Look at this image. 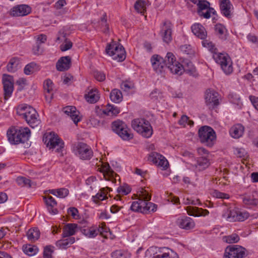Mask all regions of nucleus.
<instances>
[{"mask_svg": "<svg viewBox=\"0 0 258 258\" xmlns=\"http://www.w3.org/2000/svg\"><path fill=\"white\" fill-rule=\"evenodd\" d=\"M138 195L139 198L137 200L133 202L130 207L132 211L143 214H147L156 211L157 205L149 202L151 196L149 194L148 190L141 187L138 191Z\"/></svg>", "mask_w": 258, "mask_h": 258, "instance_id": "nucleus-1", "label": "nucleus"}, {"mask_svg": "<svg viewBox=\"0 0 258 258\" xmlns=\"http://www.w3.org/2000/svg\"><path fill=\"white\" fill-rule=\"evenodd\" d=\"M17 112L32 128L38 126L41 123V120L36 110L28 104L19 105L17 107Z\"/></svg>", "mask_w": 258, "mask_h": 258, "instance_id": "nucleus-2", "label": "nucleus"}, {"mask_svg": "<svg viewBox=\"0 0 258 258\" xmlns=\"http://www.w3.org/2000/svg\"><path fill=\"white\" fill-rule=\"evenodd\" d=\"M31 135L30 129L27 127L10 128L7 132V136L9 142L11 144H18L24 143L28 140Z\"/></svg>", "mask_w": 258, "mask_h": 258, "instance_id": "nucleus-3", "label": "nucleus"}, {"mask_svg": "<svg viewBox=\"0 0 258 258\" xmlns=\"http://www.w3.org/2000/svg\"><path fill=\"white\" fill-rule=\"evenodd\" d=\"M132 128L142 136L149 138L153 134L152 127L150 122L143 118L133 119L131 122Z\"/></svg>", "mask_w": 258, "mask_h": 258, "instance_id": "nucleus-4", "label": "nucleus"}, {"mask_svg": "<svg viewBox=\"0 0 258 258\" xmlns=\"http://www.w3.org/2000/svg\"><path fill=\"white\" fill-rule=\"evenodd\" d=\"M43 141L47 147L51 150H55L60 152L64 147V143L58 136L54 132L46 133L43 138Z\"/></svg>", "mask_w": 258, "mask_h": 258, "instance_id": "nucleus-5", "label": "nucleus"}, {"mask_svg": "<svg viewBox=\"0 0 258 258\" xmlns=\"http://www.w3.org/2000/svg\"><path fill=\"white\" fill-rule=\"evenodd\" d=\"M201 142L209 147H212L215 142L216 136L214 130L209 126H203L198 132Z\"/></svg>", "mask_w": 258, "mask_h": 258, "instance_id": "nucleus-6", "label": "nucleus"}, {"mask_svg": "<svg viewBox=\"0 0 258 258\" xmlns=\"http://www.w3.org/2000/svg\"><path fill=\"white\" fill-rule=\"evenodd\" d=\"M213 58L219 64L224 73L229 75L233 72L232 62L227 53H217L213 54Z\"/></svg>", "mask_w": 258, "mask_h": 258, "instance_id": "nucleus-7", "label": "nucleus"}, {"mask_svg": "<svg viewBox=\"0 0 258 258\" xmlns=\"http://www.w3.org/2000/svg\"><path fill=\"white\" fill-rule=\"evenodd\" d=\"M106 53L112 58L118 61H122L125 58V51L123 46L115 42H112L106 48Z\"/></svg>", "mask_w": 258, "mask_h": 258, "instance_id": "nucleus-8", "label": "nucleus"}, {"mask_svg": "<svg viewBox=\"0 0 258 258\" xmlns=\"http://www.w3.org/2000/svg\"><path fill=\"white\" fill-rule=\"evenodd\" d=\"M249 216V214L247 212L240 211L237 209H227L222 215V217L229 222L243 221L247 219Z\"/></svg>", "mask_w": 258, "mask_h": 258, "instance_id": "nucleus-9", "label": "nucleus"}, {"mask_svg": "<svg viewBox=\"0 0 258 258\" xmlns=\"http://www.w3.org/2000/svg\"><path fill=\"white\" fill-rule=\"evenodd\" d=\"M166 67L174 74L181 75L183 73V65L176 60L175 56L171 52H168L164 59Z\"/></svg>", "mask_w": 258, "mask_h": 258, "instance_id": "nucleus-10", "label": "nucleus"}, {"mask_svg": "<svg viewBox=\"0 0 258 258\" xmlns=\"http://www.w3.org/2000/svg\"><path fill=\"white\" fill-rule=\"evenodd\" d=\"M103 160L100 159L98 162V171L102 173L106 180H110L113 183L115 182L118 175L110 168L109 164L104 162Z\"/></svg>", "mask_w": 258, "mask_h": 258, "instance_id": "nucleus-11", "label": "nucleus"}, {"mask_svg": "<svg viewBox=\"0 0 258 258\" xmlns=\"http://www.w3.org/2000/svg\"><path fill=\"white\" fill-rule=\"evenodd\" d=\"M245 256V249L237 245L227 246L224 252V258H243Z\"/></svg>", "mask_w": 258, "mask_h": 258, "instance_id": "nucleus-12", "label": "nucleus"}, {"mask_svg": "<svg viewBox=\"0 0 258 258\" xmlns=\"http://www.w3.org/2000/svg\"><path fill=\"white\" fill-rule=\"evenodd\" d=\"M218 93L213 89H207L205 93V103L210 109L217 107L219 104Z\"/></svg>", "mask_w": 258, "mask_h": 258, "instance_id": "nucleus-13", "label": "nucleus"}, {"mask_svg": "<svg viewBox=\"0 0 258 258\" xmlns=\"http://www.w3.org/2000/svg\"><path fill=\"white\" fill-rule=\"evenodd\" d=\"M4 99L8 100L12 96L14 90V79L10 75H4L3 77Z\"/></svg>", "mask_w": 258, "mask_h": 258, "instance_id": "nucleus-14", "label": "nucleus"}, {"mask_svg": "<svg viewBox=\"0 0 258 258\" xmlns=\"http://www.w3.org/2000/svg\"><path fill=\"white\" fill-rule=\"evenodd\" d=\"M76 148V154L81 159L89 160L93 156L91 148L85 143H79Z\"/></svg>", "mask_w": 258, "mask_h": 258, "instance_id": "nucleus-15", "label": "nucleus"}, {"mask_svg": "<svg viewBox=\"0 0 258 258\" xmlns=\"http://www.w3.org/2000/svg\"><path fill=\"white\" fill-rule=\"evenodd\" d=\"M198 13L200 16L208 19L211 17V14H215V10L210 7V3L207 1H198Z\"/></svg>", "mask_w": 258, "mask_h": 258, "instance_id": "nucleus-16", "label": "nucleus"}, {"mask_svg": "<svg viewBox=\"0 0 258 258\" xmlns=\"http://www.w3.org/2000/svg\"><path fill=\"white\" fill-rule=\"evenodd\" d=\"M149 160L163 170L167 169L169 163L167 160L162 155L156 152L151 153L149 157Z\"/></svg>", "mask_w": 258, "mask_h": 258, "instance_id": "nucleus-17", "label": "nucleus"}, {"mask_svg": "<svg viewBox=\"0 0 258 258\" xmlns=\"http://www.w3.org/2000/svg\"><path fill=\"white\" fill-rule=\"evenodd\" d=\"M31 8L26 5H20L11 9L10 14L13 17L24 16L30 13Z\"/></svg>", "mask_w": 258, "mask_h": 258, "instance_id": "nucleus-18", "label": "nucleus"}, {"mask_svg": "<svg viewBox=\"0 0 258 258\" xmlns=\"http://www.w3.org/2000/svg\"><path fill=\"white\" fill-rule=\"evenodd\" d=\"M172 24L170 21H165L161 27L160 34L163 41L168 43L172 40Z\"/></svg>", "mask_w": 258, "mask_h": 258, "instance_id": "nucleus-19", "label": "nucleus"}, {"mask_svg": "<svg viewBox=\"0 0 258 258\" xmlns=\"http://www.w3.org/2000/svg\"><path fill=\"white\" fill-rule=\"evenodd\" d=\"M152 67L156 73H161L166 67L164 59L159 55H154L151 58Z\"/></svg>", "mask_w": 258, "mask_h": 258, "instance_id": "nucleus-20", "label": "nucleus"}, {"mask_svg": "<svg viewBox=\"0 0 258 258\" xmlns=\"http://www.w3.org/2000/svg\"><path fill=\"white\" fill-rule=\"evenodd\" d=\"M63 110L65 114L71 118L75 124H77L81 120V118L79 116L80 112L77 110L75 106H66L63 108Z\"/></svg>", "mask_w": 258, "mask_h": 258, "instance_id": "nucleus-21", "label": "nucleus"}, {"mask_svg": "<svg viewBox=\"0 0 258 258\" xmlns=\"http://www.w3.org/2000/svg\"><path fill=\"white\" fill-rule=\"evenodd\" d=\"M177 224L180 228L185 230L192 229L195 226L194 221L191 218L186 216L178 218Z\"/></svg>", "mask_w": 258, "mask_h": 258, "instance_id": "nucleus-22", "label": "nucleus"}, {"mask_svg": "<svg viewBox=\"0 0 258 258\" xmlns=\"http://www.w3.org/2000/svg\"><path fill=\"white\" fill-rule=\"evenodd\" d=\"M71 58L69 56L61 57L57 62L56 69L59 71H64L68 70L71 66Z\"/></svg>", "mask_w": 258, "mask_h": 258, "instance_id": "nucleus-23", "label": "nucleus"}, {"mask_svg": "<svg viewBox=\"0 0 258 258\" xmlns=\"http://www.w3.org/2000/svg\"><path fill=\"white\" fill-rule=\"evenodd\" d=\"M220 7L222 14L227 18L231 15L232 5L229 0H220Z\"/></svg>", "mask_w": 258, "mask_h": 258, "instance_id": "nucleus-24", "label": "nucleus"}, {"mask_svg": "<svg viewBox=\"0 0 258 258\" xmlns=\"http://www.w3.org/2000/svg\"><path fill=\"white\" fill-rule=\"evenodd\" d=\"M186 210L189 215L195 217L206 216L209 214L208 210L196 207H187Z\"/></svg>", "mask_w": 258, "mask_h": 258, "instance_id": "nucleus-25", "label": "nucleus"}, {"mask_svg": "<svg viewBox=\"0 0 258 258\" xmlns=\"http://www.w3.org/2000/svg\"><path fill=\"white\" fill-rule=\"evenodd\" d=\"M153 258H178V255L173 250L168 248H161L159 253L155 254Z\"/></svg>", "mask_w": 258, "mask_h": 258, "instance_id": "nucleus-26", "label": "nucleus"}, {"mask_svg": "<svg viewBox=\"0 0 258 258\" xmlns=\"http://www.w3.org/2000/svg\"><path fill=\"white\" fill-rule=\"evenodd\" d=\"M192 33L201 39H205L207 36V33L205 28L200 24L197 23L191 26Z\"/></svg>", "mask_w": 258, "mask_h": 258, "instance_id": "nucleus-27", "label": "nucleus"}, {"mask_svg": "<svg viewBox=\"0 0 258 258\" xmlns=\"http://www.w3.org/2000/svg\"><path fill=\"white\" fill-rule=\"evenodd\" d=\"M98 23L99 25L98 27L100 29V31L106 35H107L109 33V27L107 21V15L106 13H102L100 21Z\"/></svg>", "mask_w": 258, "mask_h": 258, "instance_id": "nucleus-28", "label": "nucleus"}, {"mask_svg": "<svg viewBox=\"0 0 258 258\" xmlns=\"http://www.w3.org/2000/svg\"><path fill=\"white\" fill-rule=\"evenodd\" d=\"M21 67L22 64L20 58L14 57L10 59L7 64V69L8 72L14 73L20 69Z\"/></svg>", "mask_w": 258, "mask_h": 258, "instance_id": "nucleus-29", "label": "nucleus"}, {"mask_svg": "<svg viewBox=\"0 0 258 258\" xmlns=\"http://www.w3.org/2000/svg\"><path fill=\"white\" fill-rule=\"evenodd\" d=\"M77 225L76 224H67L63 228L62 237H70L77 232Z\"/></svg>", "mask_w": 258, "mask_h": 258, "instance_id": "nucleus-30", "label": "nucleus"}, {"mask_svg": "<svg viewBox=\"0 0 258 258\" xmlns=\"http://www.w3.org/2000/svg\"><path fill=\"white\" fill-rule=\"evenodd\" d=\"M44 200L49 213L52 214H56L57 210L56 209H53L57 204L55 199L51 196H47L44 198Z\"/></svg>", "mask_w": 258, "mask_h": 258, "instance_id": "nucleus-31", "label": "nucleus"}, {"mask_svg": "<svg viewBox=\"0 0 258 258\" xmlns=\"http://www.w3.org/2000/svg\"><path fill=\"white\" fill-rule=\"evenodd\" d=\"M112 129L118 136L124 130H127V126L126 123L120 120H117L112 123Z\"/></svg>", "mask_w": 258, "mask_h": 258, "instance_id": "nucleus-32", "label": "nucleus"}, {"mask_svg": "<svg viewBox=\"0 0 258 258\" xmlns=\"http://www.w3.org/2000/svg\"><path fill=\"white\" fill-rule=\"evenodd\" d=\"M75 241V239L73 237H68V238L63 239L57 240L56 243V246L61 249H66L70 245L73 244Z\"/></svg>", "mask_w": 258, "mask_h": 258, "instance_id": "nucleus-33", "label": "nucleus"}, {"mask_svg": "<svg viewBox=\"0 0 258 258\" xmlns=\"http://www.w3.org/2000/svg\"><path fill=\"white\" fill-rule=\"evenodd\" d=\"M210 164L209 160L207 157H201L197 160L195 164V169L197 171H201L207 168Z\"/></svg>", "mask_w": 258, "mask_h": 258, "instance_id": "nucleus-34", "label": "nucleus"}, {"mask_svg": "<svg viewBox=\"0 0 258 258\" xmlns=\"http://www.w3.org/2000/svg\"><path fill=\"white\" fill-rule=\"evenodd\" d=\"M244 132V127L240 124L232 126L230 130V134L233 138L238 139L242 136Z\"/></svg>", "mask_w": 258, "mask_h": 258, "instance_id": "nucleus-35", "label": "nucleus"}, {"mask_svg": "<svg viewBox=\"0 0 258 258\" xmlns=\"http://www.w3.org/2000/svg\"><path fill=\"white\" fill-rule=\"evenodd\" d=\"M215 31L219 38L223 40L227 39V32L226 28L221 24H217L215 26Z\"/></svg>", "mask_w": 258, "mask_h": 258, "instance_id": "nucleus-36", "label": "nucleus"}, {"mask_svg": "<svg viewBox=\"0 0 258 258\" xmlns=\"http://www.w3.org/2000/svg\"><path fill=\"white\" fill-rule=\"evenodd\" d=\"M242 199L243 204L248 208L255 206L258 204V199L254 198L252 195H245Z\"/></svg>", "mask_w": 258, "mask_h": 258, "instance_id": "nucleus-37", "label": "nucleus"}, {"mask_svg": "<svg viewBox=\"0 0 258 258\" xmlns=\"http://www.w3.org/2000/svg\"><path fill=\"white\" fill-rule=\"evenodd\" d=\"M48 192L59 198H64L69 194V190L66 188L49 189Z\"/></svg>", "mask_w": 258, "mask_h": 258, "instance_id": "nucleus-38", "label": "nucleus"}, {"mask_svg": "<svg viewBox=\"0 0 258 258\" xmlns=\"http://www.w3.org/2000/svg\"><path fill=\"white\" fill-rule=\"evenodd\" d=\"M111 100L115 103H120L122 100V95L121 91L117 89H113L110 93Z\"/></svg>", "mask_w": 258, "mask_h": 258, "instance_id": "nucleus-39", "label": "nucleus"}, {"mask_svg": "<svg viewBox=\"0 0 258 258\" xmlns=\"http://www.w3.org/2000/svg\"><path fill=\"white\" fill-rule=\"evenodd\" d=\"M111 256L112 258H130L131 253L127 250L118 249L112 252Z\"/></svg>", "mask_w": 258, "mask_h": 258, "instance_id": "nucleus-40", "label": "nucleus"}, {"mask_svg": "<svg viewBox=\"0 0 258 258\" xmlns=\"http://www.w3.org/2000/svg\"><path fill=\"white\" fill-rule=\"evenodd\" d=\"M27 236L29 240L35 241L39 238V230L37 228H31L28 231Z\"/></svg>", "mask_w": 258, "mask_h": 258, "instance_id": "nucleus-41", "label": "nucleus"}, {"mask_svg": "<svg viewBox=\"0 0 258 258\" xmlns=\"http://www.w3.org/2000/svg\"><path fill=\"white\" fill-rule=\"evenodd\" d=\"M97 94V89H89V91L85 95L86 100L90 103H95L96 102V95Z\"/></svg>", "mask_w": 258, "mask_h": 258, "instance_id": "nucleus-42", "label": "nucleus"}, {"mask_svg": "<svg viewBox=\"0 0 258 258\" xmlns=\"http://www.w3.org/2000/svg\"><path fill=\"white\" fill-rule=\"evenodd\" d=\"M103 238H107L110 235L109 229L106 226L105 223H102L98 227V234Z\"/></svg>", "mask_w": 258, "mask_h": 258, "instance_id": "nucleus-43", "label": "nucleus"}, {"mask_svg": "<svg viewBox=\"0 0 258 258\" xmlns=\"http://www.w3.org/2000/svg\"><path fill=\"white\" fill-rule=\"evenodd\" d=\"M120 112L118 107L114 105H108L107 108L102 111V112L108 116H116Z\"/></svg>", "mask_w": 258, "mask_h": 258, "instance_id": "nucleus-44", "label": "nucleus"}, {"mask_svg": "<svg viewBox=\"0 0 258 258\" xmlns=\"http://www.w3.org/2000/svg\"><path fill=\"white\" fill-rule=\"evenodd\" d=\"M17 184L21 186L33 187L35 184L32 182L30 179L25 177L19 176L16 179Z\"/></svg>", "mask_w": 258, "mask_h": 258, "instance_id": "nucleus-45", "label": "nucleus"}, {"mask_svg": "<svg viewBox=\"0 0 258 258\" xmlns=\"http://www.w3.org/2000/svg\"><path fill=\"white\" fill-rule=\"evenodd\" d=\"M184 72L191 76H195L196 74V68L190 61H187L184 66H183V73Z\"/></svg>", "mask_w": 258, "mask_h": 258, "instance_id": "nucleus-46", "label": "nucleus"}, {"mask_svg": "<svg viewBox=\"0 0 258 258\" xmlns=\"http://www.w3.org/2000/svg\"><path fill=\"white\" fill-rule=\"evenodd\" d=\"M39 70L38 66L35 62H31L27 64L24 69V73L27 75L33 74Z\"/></svg>", "mask_w": 258, "mask_h": 258, "instance_id": "nucleus-47", "label": "nucleus"}, {"mask_svg": "<svg viewBox=\"0 0 258 258\" xmlns=\"http://www.w3.org/2000/svg\"><path fill=\"white\" fill-rule=\"evenodd\" d=\"M134 8L138 13L144 14L146 11L145 2L143 0H138L134 5Z\"/></svg>", "mask_w": 258, "mask_h": 258, "instance_id": "nucleus-48", "label": "nucleus"}, {"mask_svg": "<svg viewBox=\"0 0 258 258\" xmlns=\"http://www.w3.org/2000/svg\"><path fill=\"white\" fill-rule=\"evenodd\" d=\"M110 190V188L108 187H103L99 189L98 192V205H99L100 201H103L107 199V195Z\"/></svg>", "mask_w": 258, "mask_h": 258, "instance_id": "nucleus-49", "label": "nucleus"}, {"mask_svg": "<svg viewBox=\"0 0 258 258\" xmlns=\"http://www.w3.org/2000/svg\"><path fill=\"white\" fill-rule=\"evenodd\" d=\"M203 45L207 47L212 53L213 54L218 53L217 48L215 47V45L212 42L206 40L204 39L202 41Z\"/></svg>", "mask_w": 258, "mask_h": 258, "instance_id": "nucleus-50", "label": "nucleus"}, {"mask_svg": "<svg viewBox=\"0 0 258 258\" xmlns=\"http://www.w3.org/2000/svg\"><path fill=\"white\" fill-rule=\"evenodd\" d=\"M82 233L88 238H94L96 236V229L94 227H89L81 229Z\"/></svg>", "mask_w": 258, "mask_h": 258, "instance_id": "nucleus-51", "label": "nucleus"}, {"mask_svg": "<svg viewBox=\"0 0 258 258\" xmlns=\"http://www.w3.org/2000/svg\"><path fill=\"white\" fill-rule=\"evenodd\" d=\"M23 251L26 254L32 256L38 252V249L35 246L28 245L23 247Z\"/></svg>", "mask_w": 258, "mask_h": 258, "instance_id": "nucleus-52", "label": "nucleus"}, {"mask_svg": "<svg viewBox=\"0 0 258 258\" xmlns=\"http://www.w3.org/2000/svg\"><path fill=\"white\" fill-rule=\"evenodd\" d=\"M119 136L123 140L129 141L133 138L134 135L131 129L127 127V130L122 131Z\"/></svg>", "mask_w": 258, "mask_h": 258, "instance_id": "nucleus-53", "label": "nucleus"}, {"mask_svg": "<svg viewBox=\"0 0 258 258\" xmlns=\"http://www.w3.org/2000/svg\"><path fill=\"white\" fill-rule=\"evenodd\" d=\"M180 51L184 54L192 55L194 54L195 51L191 46L188 44H184L180 46Z\"/></svg>", "mask_w": 258, "mask_h": 258, "instance_id": "nucleus-54", "label": "nucleus"}, {"mask_svg": "<svg viewBox=\"0 0 258 258\" xmlns=\"http://www.w3.org/2000/svg\"><path fill=\"white\" fill-rule=\"evenodd\" d=\"M53 83L50 79H47L44 82L43 87L45 91L50 94V97L51 98V92L53 90Z\"/></svg>", "mask_w": 258, "mask_h": 258, "instance_id": "nucleus-55", "label": "nucleus"}, {"mask_svg": "<svg viewBox=\"0 0 258 258\" xmlns=\"http://www.w3.org/2000/svg\"><path fill=\"white\" fill-rule=\"evenodd\" d=\"M224 239L225 241L228 243H236L240 239L239 236L237 234H232L225 236Z\"/></svg>", "mask_w": 258, "mask_h": 258, "instance_id": "nucleus-56", "label": "nucleus"}, {"mask_svg": "<svg viewBox=\"0 0 258 258\" xmlns=\"http://www.w3.org/2000/svg\"><path fill=\"white\" fill-rule=\"evenodd\" d=\"M211 195L214 197L222 199H228L230 197L228 194L220 192L217 190H214L212 191Z\"/></svg>", "mask_w": 258, "mask_h": 258, "instance_id": "nucleus-57", "label": "nucleus"}, {"mask_svg": "<svg viewBox=\"0 0 258 258\" xmlns=\"http://www.w3.org/2000/svg\"><path fill=\"white\" fill-rule=\"evenodd\" d=\"M53 248L54 247L51 245H48L44 247L43 251L44 258H52Z\"/></svg>", "mask_w": 258, "mask_h": 258, "instance_id": "nucleus-58", "label": "nucleus"}, {"mask_svg": "<svg viewBox=\"0 0 258 258\" xmlns=\"http://www.w3.org/2000/svg\"><path fill=\"white\" fill-rule=\"evenodd\" d=\"M121 88L124 91L127 92L134 88V84L131 82H123L120 85Z\"/></svg>", "mask_w": 258, "mask_h": 258, "instance_id": "nucleus-59", "label": "nucleus"}, {"mask_svg": "<svg viewBox=\"0 0 258 258\" xmlns=\"http://www.w3.org/2000/svg\"><path fill=\"white\" fill-rule=\"evenodd\" d=\"M151 99L158 100L163 97L162 93L158 89H154L150 94Z\"/></svg>", "mask_w": 258, "mask_h": 258, "instance_id": "nucleus-60", "label": "nucleus"}, {"mask_svg": "<svg viewBox=\"0 0 258 258\" xmlns=\"http://www.w3.org/2000/svg\"><path fill=\"white\" fill-rule=\"evenodd\" d=\"M117 190L119 194L126 195L131 191V188L128 185H125L118 187Z\"/></svg>", "mask_w": 258, "mask_h": 258, "instance_id": "nucleus-61", "label": "nucleus"}, {"mask_svg": "<svg viewBox=\"0 0 258 258\" xmlns=\"http://www.w3.org/2000/svg\"><path fill=\"white\" fill-rule=\"evenodd\" d=\"M72 45V42L70 40L67 39L64 41V43L60 45V49L62 51H65L71 49Z\"/></svg>", "mask_w": 258, "mask_h": 258, "instance_id": "nucleus-62", "label": "nucleus"}, {"mask_svg": "<svg viewBox=\"0 0 258 258\" xmlns=\"http://www.w3.org/2000/svg\"><path fill=\"white\" fill-rule=\"evenodd\" d=\"M246 154V151L243 148H237L235 150V154L239 158H245Z\"/></svg>", "mask_w": 258, "mask_h": 258, "instance_id": "nucleus-63", "label": "nucleus"}, {"mask_svg": "<svg viewBox=\"0 0 258 258\" xmlns=\"http://www.w3.org/2000/svg\"><path fill=\"white\" fill-rule=\"evenodd\" d=\"M67 39H68L66 38V33L64 32V30H60L58 33L56 40L58 41H64Z\"/></svg>", "mask_w": 258, "mask_h": 258, "instance_id": "nucleus-64", "label": "nucleus"}]
</instances>
